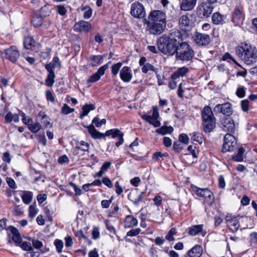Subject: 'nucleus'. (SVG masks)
<instances>
[{
	"label": "nucleus",
	"instance_id": "nucleus-14",
	"mask_svg": "<svg viewBox=\"0 0 257 257\" xmlns=\"http://www.w3.org/2000/svg\"><path fill=\"white\" fill-rule=\"evenodd\" d=\"M225 221L227 226L232 232H236L239 226L238 219L235 215L230 213H227L225 217Z\"/></svg>",
	"mask_w": 257,
	"mask_h": 257
},
{
	"label": "nucleus",
	"instance_id": "nucleus-37",
	"mask_svg": "<svg viewBox=\"0 0 257 257\" xmlns=\"http://www.w3.org/2000/svg\"><path fill=\"white\" fill-rule=\"evenodd\" d=\"M190 23V20L187 16L183 15L180 17L179 24L182 29H186V27H188Z\"/></svg>",
	"mask_w": 257,
	"mask_h": 257
},
{
	"label": "nucleus",
	"instance_id": "nucleus-58",
	"mask_svg": "<svg viewBox=\"0 0 257 257\" xmlns=\"http://www.w3.org/2000/svg\"><path fill=\"white\" fill-rule=\"evenodd\" d=\"M141 231V230L140 228L132 229L127 232L126 235L128 236H135L138 235Z\"/></svg>",
	"mask_w": 257,
	"mask_h": 257
},
{
	"label": "nucleus",
	"instance_id": "nucleus-50",
	"mask_svg": "<svg viewBox=\"0 0 257 257\" xmlns=\"http://www.w3.org/2000/svg\"><path fill=\"white\" fill-rule=\"evenodd\" d=\"M74 111V108H70L67 104H64L61 109V113L67 115Z\"/></svg>",
	"mask_w": 257,
	"mask_h": 257
},
{
	"label": "nucleus",
	"instance_id": "nucleus-56",
	"mask_svg": "<svg viewBox=\"0 0 257 257\" xmlns=\"http://www.w3.org/2000/svg\"><path fill=\"white\" fill-rule=\"evenodd\" d=\"M242 110L244 112H247L249 109V101L247 99L243 100L240 103Z\"/></svg>",
	"mask_w": 257,
	"mask_h": 257
},
{
	"label": "nucleus",
	"instance_id": "nucleus-22",
	"mask_svg": "<svg viewBox=\"0 0 257 257\" xmlns=\"http://www.w3.org/2000/svg\"><path fill=\"white\" fill-rule=\"evenodd\" d=\"M91 28L90 24L84 21H80L74 26V30L76 32H88L90 30Z\"/></svg>",
	"mask_w": 257,
	"mask_h": 257
},
{
	"label": "nucleus",
	"instance_id": "nucleus-59",
	"mask_svg": "<svg viewBox=\"0 0 257 257\" xmlns=\"http://www.w3.org/2000/svg\"><path fill=\"white\" fill-rule=\"evenodd\" d=\"M57 13L61 15L64 16L66 14L67 10L65 7L62 5H58L56 7Z\"/></svg>",
	"mask_w": 257,
	"mask_h": 257
},
{
	"label": "nucleus",
	"instance_id": "nucleus-26",
	"mask_svg": "<svg viewBox=\"0 0 257 257\" xmlns=\"http://www.w3.org/2000/svg\"><path fill=\"white\" fill-rule=\"evenodd\" d=\"M168 39L172 41L176 44H179L180 40H182V35L179 30H172L169 35H167Z\"/></svg>",
	"mask_w": 257,
	"mask_h": 257
},
{
	"label": "nucleus",
	"instance_id": "nucleus-21",
	"mask_svg": "<svg viewBox=\"0 0 257 257\" xmlns=\"http://www.w3.org/2000/svg\"><path fill=\"white\" fill-rule=\"evenodd\" d=\"M144 194V192L139 193L137 191H136L130 193L128 195V198L135 206H137L143 201Z\"/></svg>",
	"mask_w": 257,
	"mask_h": 257
},
{
	"label": "nucleus",
	"instance_id": "nucleus-34",
	"mask_svg": "<svg viewBox=\"0 0 257 257\" xmlns=\"http://www.w3.org/2000/svg\"><path fill=\"white\" fill-rule=\"evenodd\" d=\"M174 131L171 126H163L156 130V133L162 135H165L167 134H171Z\"/></svg>",
	"mask_w": 257,
	"mask_h": 257
},
{
	"label": "nucleus",
	"instance_id": "nucleus-53",
	"mask_svg": "<svg viewBox=\"0 0 257 257\" xmlns=\"http://www.w3.org/2000/svg\"><path fill=\"white\" fill-rule=\"evenodd\" d=\"M48 64L51 65L52 66H53L54 68H55L56 67L60 68L61 67V62H60L59 59L58 57H54L53 58L52 62L49 63Z\"/></svg>",
	"mask_w": 257,
	"mask_h": 257
},
{
	"label": "nucleus",
	"instance_id": "nucleus-2",
	"mask_svg": "<svg viewBox=\"0 0 257 257\" xmlns=\"http://www.w3.org/2000/svg\"><path fill=\"white\" fill-rule=\"evenodd\" d=\"M91 137L93 139H105L106 136H111L112 138H118L119 141L115 143L117 147L121 145L123 142V134L118 128H113L106 131L105 134L98 132L93 124L86 126Z\"/></svg>",
	"mask_w": 257,
	"mask_h": 257
},
{
	"label": "nucleus",
	"instance_id": "nucleus-42",
	"mask_svg": "<svg viewBox=\"0 0 257 257\" xmlns=\"http://www.w3.org/2000/svg\"><path fill=\"white\" fill-rule=\"evenodd\" d=\"M28 128L32 133H36L41 128V125L39 122H36L35 123L32 122L28 126Z\"/></svg>",
	"mask_w": 257,
	"mask_h": 257
},
{
	"label": "nucleus",
	"instance_id": "nucleus-6",
	"mask_svg": "<svg viewBox=\"0 0 257 257\" xmlns=\"http://www.w3.org/2000/svg\"><path fill=\"white\" fill-rule=\"evenodd\" d=\"M244 18V8L240 0H236L231 12V20L235 25L241 23Z\"/></svg>",
	"mask_w": 257,
	"mask_h": 257
},
{
	"label": "nucleus",
	"instance_id": "nucleus-55",
	"mask_svg": "<svg viewBox=\"0 0 257 257\" xmlns=\"http://www.w3.org/2000/svg\"><path fill=\"white\" fill-rule=\"evenodd\" d=\"M50 118L47 115H43L42 123L46 128L52 127V124L50 122Z\"/></svg>",
	"mask_w": 257,
	"mask_h": 257
},
{
	"label": "nucleus",
	"instance_id": "nucleus-52",
	"mask_svg": "<svg viewBox=\"0 0 257 257\" xmlns=\"http://www.w3.org/2000/svg\"><path fill=\"white\" fill-rule=\"evenodd\" d=\"M54 244L56 247L57 252L61 253L63 247V242L61 240L56 239L54 242Z\"/></svg>",
	"mask_w": 257,
	"mask_h": 257
},
{
	"label": "nucleus",
	"instance_id": "nucleus-38",
	"mask_svg": "<svg viewBox=\"0 0 257 257\" xmlns=\"http://www.w3.org/2000/svg\"><path fill=\"white\" fill-rule=\"evenodd\" d=\"M244 153V149L242 147L239 148L237 151V154L232 157V159L236 162L243 161Z\"/></svg>",
	"mask_w": 257,
	"mask_h": 257
},
{
	"label": "nucleus",
	"instance_id": "nucleus-9",
	"mask_svg": "<svg viewBox=\"0 0 257 257\" xmlns=\"http://www.w3.org/2000/svg\"><path fill=\"white\" fill-rule=\"evenodd\" d=\"M3 57L8 59L13 63H15L20 57V52L15 46H12L8 49L0 51Z\"/></svg>",
	"mask_w": 257,
	"mask_h": 257
},
{
	"label": "nucleus",
	"instance_id": "nucleus-36",
	"mask_svg": "<svg viewBox=\"0 0 257 257\" xmlns=\"http://www.w3.org/2000/svg\"><path fill=\"white\" fill-rule=\"evenodd\" d=\"M89 144L88 143L84 141H81L77 143V145L75 147L74 150L75 151L80 150L82 151L88 152L89 150Z\"/></svg>",
	"mask_w": 257,
	"mask_h": 257
},
{
	"label": "nucleus",
	"instance_id": "nucleus-45",
	"mask_svg": "<svg viewBox=\"0 0 257 257\" xmlns=\"http://www.w3.org/2000/svg\"><path fill=\"white\" fill-rule=\"evenodd\" d=\"M221 60L223 61H228V60H232L236 65L240 67H241V66L238 63H237V62L233 58L231 55L228 52L225 53L223 55Z\"/></svg>",
	"mask_w": 257,
	"mask_h": 257
},
{
	"label": "nucleus",
	"instance_id": "nucleus-57",
	"mask_svg": "<svg viewBox=\"0 0 257 257\" xmlns=\"http://www.w3.org/2000/svg\"><path fill=\"white\" fill-rule=\"evenodd\" d=\"M189 139L187 135L185 134H181L179 136V141L182 143H184L186 145L188 144L189 143Z\"/></svg>",
	"mask_w": 257,
	"mask_h": 257
},
{
	"label": "nucleus",
	"instance_id": "nucleus-41",
	"mask_svg": "<svg viewBox=\"0 0 257 257\" xmlns=\"http://www.w3.org/2000/svg\"><path fill=\"white\" fill-rule=\"evenodd\" d=\"M142 71L144 73H147L149 71H152L155 73L157 72V68H155L150 63H146L142 67Z\"/></svg>",
	"mask_w": 257,
	"mask_h": 257
},
{
	"label": "nucleus",
	"instance_id": "nucleus-8",
	"mask_svg": "<svg viewBox=\"0 0 257 257\" xmlns=\"http://www.w3.org/2000/svg\"><path fill=\"white\" fill-rule=\"evenodd\" d=\"M212 4L208 2H202L197 8V14L198 16L201 19L209 17L214 9Z\"/></svg>",
	"mask_w": 257,
	"mask_h": 257
},
{
	"label": "nucleus",
	"instance_id": "nucleus-5",
	"mask_svg": "<svg viewBox=\"0 0 257 257\" xmlns=\"http://www.w3.org/2000/svg\"><path fill=\"white\" fill-rule=\"evenodd\" d=\"M195 55V52L190 45L187 42H181L178 46L176 57L177 59L183 61L192 60Z\"/></svg>",
	"mask_w": 257,
	"mask_h": 257
},
{
	"label": "nucleus",
	"instance_id": "nucleus-17",
	"mask_svg": "<svg viewBox=\"0 0 257 257\" xmlns=\"http://www.w3.org/2000/svg\"><path fill=\"white\" fill-rule=\"evenodd\" d=\"M221 127L223 131L229 134H233L235 132L234 120L231 117H225L222 119Z\"/></svg>",
	"mask_w": 257,
	"mask_h": 257
},
{
	"label": "nucleus",
	"instance_id": "nucleus-46",
	"mask_svg": "<svg viewBox=\"0 0 257 257\" xmlns=\"http://www.w3.org/2000/svg\"><path fill=\"white\" fill-rule=\"evenodd\" d=\"M104 223L106 229L110 232H112L114 235H116L117 231L115 227L109 223L108 219H106L104 221Z\"/></svg>",
	"mask_w": 257,
	"mask_h": 257
},
{
	"label": "nucleus",
	"instance_id": "nucleus-28",
	"mask_svg": "<svg viewBox=\"0 0 257 257\" xmlns=\"http://www.w3.org/2000/svg\"><path fill=\"white\" fill-rule=\"evenodd\" d=\"M10 228L11 233L13 234L12 240L17 244V245H19L22 242V239L18 229L16 227L12 226H10Z\"/></svg>",
	"mask_w": 257,
	"mask_h": 257
},
{
	"label": "nucleus",
	"instance_id": "nucleus-16",
	"mask_svg": "<svg viewBox=\"0 0 257 257\" xmlns=\"http://www.w3.org/2000/svg\"><path fill=\"white\" fill-rule=\"evenodd\" d=\"M148 21L167 23L166 14L161 11H153L150 13L148 16Z\"/></svg>",
	"mask_w": 257,
	"mask_h": 257
},
{
	"label": "nucleus",
	"instance_id": "nucleus-51",
	"mask_svg": "<svg viewBox=\"0 0 257 257\" xmlns=\"http://www.w3.org/2000/svg\"><path fill=\"white\" fill-rule=\"evenodd\" d=\"M83 11H85V12L83 14V17L85 19H88L90 18L92 14V10L90 8V7L88 6H86L82 8Z\"/></svg>",
	"mask_w": 257,
	"mask_h": 257
},
{
	"label": "nucleus",
	"instance_id": "nucleus-11",
	"mask_svg": "<svg viewBox=\"0 0 257 257\" xmlns=\"http://www.w3.org/2000/svg\"><path fill=\"white\" fill-rule=\"evenodd\" d=\"M141 117L154 127H159L161 125L160 121L158 120L159 117V114L158 108L157 106L153 107V113L151 115L143 114Z\"/></svg>",
	"mask_w": 257,
	"mask_h": 257
},
{
	"label": "nucleus",
	"instance_id": "nucleus-27",
	"mask_svg": "<svg viewBox=\"0 0 257 257\" xmlns=\"http://www.w3.org/2000/svg\"><path fill=\"white\" fill-rule=\"evenodd\" d=\"M104 55H91L89 57V60L90 61V65L92 67H95L101 64L103 62V58Z\"/></svg>",
	"mask_w": 257,
	"mask_h": 257
},
{
	"label": "nucleus",
	"instance_id": "nucleus-13",
	"mask_svg": "<svg viewBox=\"0 0 257 257\" xmlns=\"http://www.w3.org/2000/svg\"><path fill=\"white\" fill-rule=\"evenodd\" d=\"M130 14L135 18L142 19L146 16L145 8L139 2H135L131 5Z\"/></svg>",
	"mask_w": 257,
	"mask_h": 257
},
{
	"label": "nucleus",
	"instance_id": "nucleus-29",
	"mask_svg": "<svg viewBox=\"0 0 257 257\" xmlns=\"http://www.w3.org/2000/svg\"><path fill=\"white\" fill-rule=\"evenodd\" d=\"M197 0H183L181 5V9L183 11H190L195 6Z\"/></svg>",
	"mask_w": 257,
	"mask_h": 257
},
{
	"label": "nucleus",
	"instance_id": "nucleus-32",
	"mask_svg": "<svg viewBox=\"0 0 257 257\" xmlns=\"http://www.w3.org/2000/svg\"><path fill=\"white\" fill-rule=\"evenodd\" d=\"M225 17L221 15L219 12L214 13L212 16V23L214 25H220L222 24Z\"/></svg>",
	"mask_w": 257,
	"mask_h": 257
},
{
	"label": "nucleus",
	"instance_id": "nucleus-24",
	"mask_svg": "<svg viewBox=\"0 0 257 257\" xmlns=\"http://www.w3.org/2000/svg\"><path fill=\"white\" fill-rule=\"evenodd\" d=\"M189 72V69L188 67L186 66L180 67L172 74L171 78H173V79H179L180 77H185Z\"/></svg>",
	"mask_w": 257,
	"mask_h": 257
},
{
	"label": "nucleus",
	"instance_id": "nucleus-30",
	"mask_svg": "<svg viewBox=\"0 0 257 257\" xmlns=\"http://www.w3.org/2000/svg\"><path fill=\"white\" fill-rule=\"evenodd\" d=\"M203 225H195L188 228V233L191 236H195L201 232L203 230Z\"/></svg>",
	"mask_w": 257,
	"mask_h": 257
},
{
	"label": "nucleus",
	"instance_id": "nucleus-43",
	"mask_svg": "<svg viewBox=\"0 0 257 257\" xmlns=\"http://www.w3.org/2000/svg\"><path fill=\"white\" fill-rule=\"evenodd\" d=\"M190 136H191V139L193 141H196L199 144H201L202 143L203 139L202 135L200 133L194 132L192 134H191Z\"/></svg>",
	"mask_w": 257,
	"mask_h": 257
},
{
	"label": "nucleus",
	"instance_id": "nucleus-61",
	"mask_svg": "<svg viewBox=\"0 0 257 257\" xmlns=\"http://www.w3.org/2000/svg\"><path fill=\"white\" fill-rule=\"evenodd\" d=\"M6 181L7 183H8L10 187L14 189L17 188V185L14 180L13 178L11 177H7Z\"/></svg>",
	"mask_w": 257,
	"mask_h": 257
},
{
	"label": "nucleus",
	"instance_id": "nucleus-39",
	"mask_svg": "<svg viewBox=\"0 0 257 257\" xmlns=\"http://www.w3.org/2000/svg\"><path fill=\"white\" fill-rule=\"evenodd\" d=\"M23 202L26 204H29L32 200L33 193L31 191H24V194L22 196Z\"/></svg>",
	"mask_w": 257,
	"mask_h": 257
},
{
	"label": "nucleus",
	"instance_id": "nucleus-47",
	"mask_svg": "<svg viewBox=\"0 0 257 257\" xmlns=\"http://www.w3.org/2000/svg\"><path fill=\"white\" fill-rule=\"evenodd\" d=\"M19 246L26 251H32L33 249L31 243L27 241H22Z\"/></svg>",
	"mask_w": 257,
	"mask_h": 257
},
{
	"label": "nucleus",
	"instance_id": "nucleus-63",
	"mask_svg": "<svg viewBox=\"0 0 257 257\" xmlns=\"http://www.w3.org/2000/svg\"><path fill=\"white\" fill-rule=\"evenodd\" d=\"M178 78L173 79L171 78V80L169 81L168 86L171 89H175L177 86V79Z\"/></svg>",
	"mask_w": 257,
	"mask_h": 257
},
{
	"label": "nucleus",
	"instance_id": "nucleus-49",
	"mask_svg": "<svg viewBox=\"0 0 257 257\" xmlns=\"http://www.w3.org/2000/svg\"><path fill=\"white\" fill-rule=\"evenodd\" d=\"M106 122V120L105 119L103 118L101 120H99V118L96 116L95 117L92 121V124H95L97 127H100L102 124H105Z\"/></svg>",
	"mask_w": 257,
	"mask_h": 257
},
{
	"label": "nucleus",
	"instance_id": "nucleus-1",
	"mask_svg": "<svg viewBox=\"0 0 257 257\" xmlns=\"http://www.w3.org/2000/svg\"><path fill=\"white\" fill-rule=\"evenodd\" d=\"M238 57L247 65L257 62V48L246 42L242 43L235 49Z\"/></svg>",
	"mask_w": 257,
	"mask_h": 257
},
{
	"label": "nucleus",
	"instance_id": "nucleus-31",
	"mask_svg": "<svg viewBox=\"0 0 257 257\" xmlns=\"http://www.w3.org/2000/svg\"><path fill=\"white\" fill-rule=\"evenodd\" d=\"M95 106L92 104H85L82 106V112L80 114L79 117L81 119H83L84 116L87 115L90 111L93 110L95 109Z\"/></svg>",
	"mask_w": 257,
	"mask_h": 257
},
{
	"label": "nucleus",
	"instance_id": "nucleus-62",
	"mask_svg": "<svg viewBox=\"0 0 257 257\" xmlns=\"http://www.w3.org/2000/svg\"><path fill=\"white\" fill-rule=\"evenodd\" d=\"M173 148L175 151L179 152L183 149V146L181 142L179 141L174 142L173 143Z\"/></svg>",
	"mask_w": 257,
	"mask_h": 257
},
{
	"label": "nucleus",
	"instance_id": "nucleus-23",
	"mask_svg": "<svg viewBox=\"0 0 257 257\" xmlns=\"http://www.w3.org/2000/svg\"><path fill=\"white\" fill-rule=\"evenodd\" d=\"M138 223V219L132 215L126 216L124 221V227L125 228H133Z\"/></svg>",
	"mask_w": 257,
	"mask_h": 257
},
{
	"label": "nucleus",
	"instance_id": "nucleus-25",
	"mask_svg": "<svg viewBox=\"0 0 257 257\" xmlns=\"http://www.w3.org/2000/svg\"><path fill=\"white\" fill-rule=\"evenodd\" d=\"M203 253L202 247L200 245H195L187 252L189 257H200Z\"/></svg>",
	"mask_w": 257,
	"mask_h": 257
},
{
	"label": "nucleus",
	"instance_id": "nucleus-40",
	"mask_svg": "<svg viewBox=\"0 0 257 257\" xmlns=\"http://www.w3.org/2000/svg\"><path fill=\"white\" fill-rule=\"evenodd\" d=\"M51 13V8L49 5H45L41 8L40 11V15L43 18L49 16Z\"/></svg>",
	"mask_w": 257,
	"mask_h": 257
},
{
	"label": "nucleus",
	"instance_id": "nucleus-3",
	"mask_svg": "<svg viewBox=\"0 0 257 257\" xmlns=\"http://www.w3.org/2000/svg\"><path fill=\"white\" fill-rule=\"evenodd\" d=\"M202 126L205 133L212 132L216 126V118L213 115L211 108L209 106L204 107L201 112Z\"/></svg>",
	"mask_w": 257,
	"mask_h": 257
},
{
	"label": "nucleus",
	"instance_id": "nucleus-20",
	"mask_svg": "<svg viewBox=\"0 0 257 257\" xmlns=\"http://www.w3.org/2000/svg\"><path fill=\"white\" fill-rule=\"evenodd\" d=\"M120 78L125 83L130 82L133 78V74L131 67L124 66L120 70Z\"/></svg>",
	"mask_w": 257,
	"mask_h": 257
},
{
	"label": "nucleus",
	"instance_id": "nucleus-48",
	"mask_svg": "<svg viewBox=\"0 0 257 257\" xmlns=\"http://www.w3.org/2000/svg\"><path fill=\"white\" fill-rule=\"evenodd\" d=\"M55 75L48 74L47 77L45 80V84L49 87H52L54 83Z\"/></svg>",
	"mask_w": 257,
	"mask_h": 257
},
{
	"label": "nucleus",
	"instance_id": "nucleus-4",
	"mask_svg": "<svg viewBox=\"0 0 257 257\" xmlns=\"http://www.w3.org/2000/svg\"><path fill=\"white\" fill-rule=\"evenodd\" d=\"M158 48L165 55H173L177 51L178 45L168 39L167 35H162L157 41Z\"/></svg>",
	"mask_w": 257,
	"mask_h": 257
},
{
	"label": "nucleus",
	"instance_id": "nucleus-7",
	"mask_svg": "<svg viewBox=\"0 0 257 257\" xmlns=\"http://www.w3.org/2000/svg\"><path fill=\"white\" fill-rule=\"evenodd\" d=\"M237 145V141L232 134L227 133L224 137V143L222 146V152H232L234 150Z\"/></svg>",
	"mask_w": 257,
	"mask_h": 257
},
{
	"label": "nucleus",
	"instance_id": "nucleus-10",
	"mask_svg": "<svg viewBox=\"0 0 257 257\" xmlns=\"http://www.w3.org/2000/svg\"><path fill=\"white\" fill-rule=\"evenodd\" d=\"M147 27L149 29L150 34L154 35H159L165 30L166 26V22H155L147 21Z\"/></svg>",
	"mask_w": 257,
	"mask_h": 257
},
{
	"label": "nucleus",
	"instance_id": "nucleus-35",
	"mask_svg": "<svg viewBox=\"0 0 257 257\" xmlns=\"http://www.w3.org/2000/svg\"><path fill=\"white\" fill-rule=\"evenodd\" d=\"M35 41L34 39L30 36L25 37L24 40V46L26 49H31L33 46H34Z\"/></svg>",
	"mask_w": 257,
	"mask_h": 257
},
{
	"label": "nucleus",
	"instance_id": "nucleus-19",
	"mask_svg": "<svg viewBox=\"0 0 257 257\" xmlns=\"http://www.w3.org/2000/svg\"><path fill=\"white\" fill-rule=\"evenodd\" d=\"M109 62L100 67L97 71L92 75L87 80V83H94L98 81L101 77L104 74L105 70L108 68Z\"/></svg>",
	"mask_w": 257,
	"mask_h": 257
},
{
	"label": "nucleus",
	"instance_id": "nucleus-33",
	"mask_svg": "<svg viewBox=\"0 0 257 257\" xmlns=\"http://www.w3.org/2000/svg\"><path fill=\"white\" fill-rule=\"evenodd\" d=\"M43 22V17L38 14L33 15L31 20V23L35 27H38L42 26Z\"/></svg>",
	"mask_w": 257,
	"mask_h": 257
},
{
	"label": "nucleus",
	"instance_id": "nucleus-44",
	"mask_svg": "<svg viewBox=\"0 0 257 257\" xmlns=\"http://www.w3.org/2000/svg\"><path fill=\"white\" fill-rule=\"evenodd\" d=\"M122 65V63L118 62L116 64H114L111 66V73L113 76H116L118 73V71Z\"/></svg>",
	"mask_w": 257,
	"mask_h": 257
},
{
	"label": "nucleus",
	"instance_id": "nucleus-64",
	"mask_svg": "<svg viewBox=\"0 0 257 257\" xmlns=\"http://www.w3.org/2000/svg\"><path fill=\"white\" fill-rule=\"evenodd\" d=\"M29 216L33 218L37 213V210L36 207L34 205H30L29 207Z\"/></svg>",
	"mask_w": 257,
	"mask_h": 257
},
{
	"label": "nucleus",
	"instance_id": "nucleus-54",
	"mask_svg": "<svg viewBox=\"0 0 257 257\" xmlns=\"http://www.w3.org/2000/svg\"><path fill=\"white\" fill-rule=\"evenodd\" d=\"M236 94L240 98L244 97L245 94V88L244 86L239 87L236 91Z\"/></svg>",
	"mask_w": 257,
	"mask_h": 257
},
{
	"label": "nucleus",
	"instance_id": "nucleus-12",
	"mask_svg": "<svg viewBox=\"0 0 257 257\" xmlns=\"http://www.w3.org/2000/svg\"><path fill=\"white\" fill-rule=\"evenodd\" d=\"M194 42L198 46L205 47L211 42V38L208 34L196 32L192 37Z\"/></svg>",
	"mask_w": 257,
	"mask_h": 257
},
{
	"label": "nucleus",
	"instance_id": "nucleus-15",
	"mask_svg": "<svg viewBox=\"0 0 257 257\" xmlns=\"http://www.w3.org/2000/svg\"><path fill=\"white\" fill-rule=\"evenodd\" d=\"M193 190L197 195L200 197H204L207 200H208L210 203H212L214 202V197L213 194L208 189H201L195 186L193 188Z\"/></svg>",
	"mask_w": 257,
	"mask_h": 257
},
{
	"label": "nucleus",
	"instance_id": "nucleus-60",
	"mask_svg": "<svg viewBox=\"0 0 257 257\" xmlns=\"http://www.w3.org/2000/svg\"><path fill=\"white\" fill-rule=\"evenodd\" d=\"M69 185L74 188L76 195H80L82 194V191L75 183L69 182Z\"/></svg>",
	"mask_w": 257,
	"mask_h": 257
},
{
	"label": "nucleus",
	"instance_id": "nucleus-18",
	"mask_svg": "<svg viewBox=\"0 0 257 257\" xmlns=\"http://www.w3.org/2000/svg\"><path fill=\"white\" fill-rule=\"evenodd\" d=\"M213 110L215 112L222 113L227 116L231 115L232 111L231 105L229 102L216 105L214 107Z\"/></svg>",
	"mask_w": 257,
	"mask_h": 257
}]
</instances>
